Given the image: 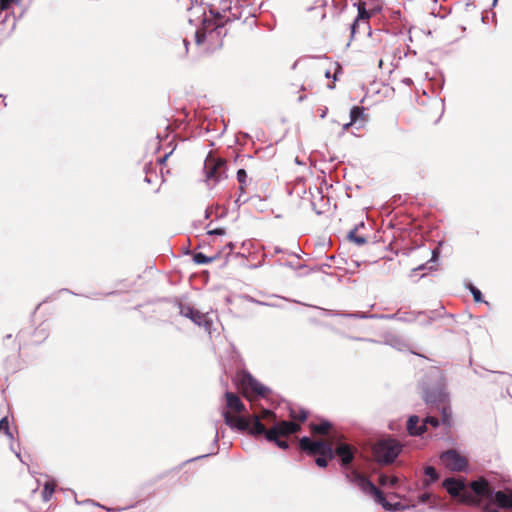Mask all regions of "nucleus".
Segmentation results:
<instances>
[{
    "instance_id": "1",
    "label": "nucleus",
    "mask_w": 512,
    "mask_h": 512,
    "mask_svg": "<svg viewBox=\"0 0 512 512\" xmlns=\"http://www.w3.org/2000/svg\"><path fill=\"white\" fill-rule=\"evenodd\" d=\"M181 8L186 9L192 14L199 13L203 16L202 26L195 32V42L197 45L207 43V49L214 50L222 46V39L226 35L225 24L240 18L238 6H231L229 0H224L220 4V11L215 12L210 9L207 15L205 9L199 4V0H177Z\"/></svg>"
},
{
    "instance_id": "2",
    "label": "nucleus",
    "mask_w": 512,
    "mask_h": 512,
    "mask_svg": "<svg viewBox=\"0 0 512 512\" xmlns=\"http://www.w3.org/2000/svg\"><path fill=\"white\" fill-rule=\"evenodd\" d=\"M468 491L470 497L466 504L494 501L499 507L512 508V490L493 492L489 483L484 479L471 482Z\"/></svg>"
},
{
    "instance_id": "3",
    "label": "nucleus",
    "mask_w": 512,
    "mask_h": 512,
    "mask_svg": "<svg viewBox=\"0 0 512 512\" xmlns=\"http://www.w3.org/2000/svg\"><path fill=\"white\" fill-rule=\"evenodd\" d=\"M225 423L231 428L240 431H248L253 436H261L265 432V426L262 419H275V413L268 409H263L260 415H253L248 418L241 416H232L229 412H224Z\"/></svg>"
},
{
    "instance_id": "4",
    "label": "nucleus",
    "mask_w": 512,
    "mask_h": 512,
    "mask_svg": "<svg viewBox=\"0 0 512 512\" xmlns=\"http://www.w3.org/2000/svg\"><path fill=\"white\" fill-rule=\"evenodd\" d=\"M346 478L351 483L355 484L360 490L366 495L374 499V501L380 504L384 509L389 511H397L400 509V504H390L381 490H379L368 478L358 473L356 470L346 472Z\"/></svg>"
},
{
    "instance_id": "5",
    "label": "nucleus",
    "mask_w": 512,
    "mask_h": 512,
    "mask_svg": "<svg viewBox=\"0 0 512 512\" xmlns=\"http://www.w3.org/2000/svg\"><path fill=\"white\" fill-rule=\"evenodd\" d=\"M401 449L402 446L398 441L386 438L379 440L373 446V454L379 463L390 464L398 457Z\"/></svg>"
},
{
    "instance_id": "6",
    "label": "nucleus",
    "mask_w": 512,
    "mask_h": 512,
    "mask_svg": "<svg viewBox=\"0 0 512 512\" xmlns=\"http://www.w3.org/2000/svg\"><path fill=\"white\" fill-rule=\"evenodd\" d=\"M204 172L207 185L213 188L222 179L227 178L225 160L208 156L204 162Z\"/></svg>"
},
{
    "instance_id": "7",
    "label": "nucleus",
    "mask_w": 512,
    "mask_h": 512,
    "mask_svg": "<svg viewBox=\"0 0 512 512\" xmlns=\"http://www.w3.org/2000/svg\"><path fill=\"white\" fill-rule=\"evenodd\" d=\"M265 420L268 423L269 422L274 423L272 428H270V429L265 428V432H263V434H262L265 436L267 441L276 440L277 437H281V436L282 437L289 436L291 434L296 433L300 429L299 424H296L294 422H290V421L277 422L276 418L274 420L272 418L265 419Z\"/></svg>"
},
{
    "instance_id": "8",
    "label": "nucleus",
    "mask_w": 512,
    "mask_h": 512,
    "mask_svg": "<svg viewBox=\"0 0 512 512\" xmlns=\"http://www.w3.org/2000/svg\"><path fill=\"white\" fill-rule=\"evenodd\" d=\"M300 448L311 455L328 456L331 460L334 458V449L332 444L323 440H311L309 437L304 436L299 441Z\"/></svg>"
},
{
    "instance_id": "9",
    "label": "nucleus",
    "mask_w": 512,
    "mask_h": 512,
    "mask_svg": "<svg viewBox=\"0 0 512 512\" xmlns=\"http://www.w3.org/2000/svg\"><path fill=\"white\" fill-rule=\"evenodd\" d=\"M442 485L453 498L459 499L462 503L469 502L468 486H466L464 480L446 478Z\"/></svg>"
},
{
    "instance_id": "10",
    "label": "nucleus",
    "mask_w": 512,
    "mask_h": 512,
    "mask_svg": "<svg viewBox=\"0 0 512 512\" xmlns=\"http://www.w3.org/2000/svg\"><path fill=\"white\" fill-rule=\"evenodd\" d=\"M179 313L193 321L198 326H203L210 333L212 320L208 314H203L189 305L179 304Z\"/></svg>"
},
{
    "instance_id": "11",
    "label": "nucleus",
    "mask_w": 512,
    "mask_h": 512,
    "mask_svg": "<svg viewBox=\"0 0 512 512\" xmlns=\"http://www.w3.org/2000/svg\"><path fill=\"white\" fill-rule=\"evenodd\" d=\"M440 459L443 465L451 471L460 472L467 466V459L454 449L443 452Z\"/></svg>"
},
{
    "instance_id": "12",
    "label": "nucleus",
    "mask_w": 512,
    "mask_h": 512,
    "mask_svg": "<svg viewBox=\"0 0 512 512\" xmlns=\"http://www.w3.org/2000/svg\"><path fill=\"white\" fill-rule=\"evenodd\" d=\"M423 399L426 404L431 406L432 408L441 403H444L448 399V394L446 393L444 386L439 383L433 388H423Z\"/></svg>"
},
{
    "instance_id": "13",
    "label": "nucleus",
    "mask_w": 512,
    "mask_h": 512,
    "mask_svg": "<svg viewBox=\"0 0 512 512\" xmlns=\"http://www.w3.org/2000/svg\"><path fill=\"white\" fill-rule=\"evenodd\" d=\"M242 385L245 390L251 391L257 396L266 397L270 393V389L260 383L257 379L247 374L242 379Z\"/></svg>"
},
{
    "instance_id": "14",
    "label": "nucleus",
    "mask_w": 512,
    "mask_h": 512,
    "mask_svg": "<svg viewBox=\"0 0 512 512\" xmlns=\"http://www.w3.org/2000/svg\"><path fill=\"white\" fill-rule=\"evenodd\" d=\"M335 455L340 458L341 466L344 469H348L354 459V449L347 443H339L334 450V456Z\"/></svg>"
},
{
    "instance_id": "15",
    "label": "nucleus",
    "mask_w": 512,
    "mask_h": 512,
    "mask_svg": "<svg viewBox=\"0 0 512 512\" xmlns=\"http://www.w3.org/2000/svg\"><path fill=\"white\" fill-rule=\"evenodd\" d=\"M370 18V13L364 8L358 7V16L350 25L351 35L354 36L357 31L362 27L364 30L369 29L368 19Z\"/></svg>"
},
{
    "instance_id": "16",
    "label": "nucleus",
    "mask_w": 512,
    "mask_h": 512,
    "mask_svg": "<svg viewBox=\"0 0 512 512\" xmlns=\"http://www.w3.org/2000/svg\"><path fill=\"white\" fill-rule=\"evenodd\" d=\"M237 180L239 182L240 194H239L238 198L235 200V203L237 206L240 207L242 204L246 203L248 200V198L244 197L245 188L248 185V175L244 169H239L237 171Z\"/></svg>"
},
{
    "instance_id": "17",
    "label": "nucleus",
    "mask_w": 512,
    "mask_h": 512,
    "mask_svg": "<svg viewBox=\"0 0 512 512\" xmlns=\"http://www.w3.org/2000/svg\"><path fill=\"white\" fill-rule=\"evenodd\" d=\"M420 418L417 415H412L407 421V431L411 436H420L425 432V424H419Z\"/></svg>"
},
{
    "instance_id": "18",
    "label": "nucleus",
    "mask_w": 512,
    "mask_h": 512,
    "mask_svg": "<svg viewBox=\"0 0 512 512\" xmlns=\"http://www.w3.org/2000/svg\"><path fill=\"white\" fill-rule=\"evenodd\" d=\"M226 404L227 407L236 412H242L245 410V406L240 398L233 392H226Z\"/></svg>"
},
{
    "instance_id": "19",
    "label": "nucleus",
    "mask_w": 512,
    "mask_h": 512,
    "mask_svg": "<svg viewBox=\"0 0 512 512\" xmlns=\"http://www.w3.org/2000/svg\"><path fill=\"white\" fill-rule=\"evenodd\" d=\"M441 414V422L445 426L449 427L451 424V407L447 403V400L444 403H441L435 407Z\"/></svg>"
},
{
    "instance_id": "20",
    "label": "nucleus",
    "mask_w": 512,
    "mask_h": 512,
    "mask_svg": "<svg viewBox=\"0 0 512 512\" xmlns=\"http://www.w3.org/2000/svg\"><path fill=\"white\" fill-rule=\"evenodd\" d=\"M379 317L383 318V319H396V320L403 321V322H412V321L416 320V316L414 313L400 312V311H398L394 314H391V315H381Z\"/></svg>"
},
{
    "instance_id": "21",
    "label": "nucleus",
    "mask_w": 512,
    "mask_h": 512,
    "mask_svg": "<svg viewBox=\"0 0 512 512\" xmlns=\"http://www.w3.org/2000/svg\"><path fill=\"white\" fill-rule=\"evenodd\" d=\"M331 424L328 421H322L319 424H312L311 430L313 433L325 435L329 432Z\"/></svg>"
},
{
    "instance_id": "22",
    "label": "nucleus",
    "mask_w": 512,
    "mask_h": 512,
    "mask_svg": "<svg viewBox=\"0 0 512 512\" xmlns=\"http://www.w3.org/2000/svg\"><path fill=\"white\" fill-rule=\"evenodd\" d=\"M329 314L332 316H343V317L362 318V319L376 317L375 315H367L366 313H337V312L330 311Z\"/></svg>"
},
{
    "instance_id": "23",
    "label": "nucleus",
    "mask_w": 512,
    "mask_h": 512,
    "mask_svg": "<svg viewBox=\"0 0 512 512\" xmlns=\"http://www.w3.org/2000/svg\"><path fill=\"white\" fill-rule=\"evenodd\" d=\"M55 490V485L53 483L47 482L44 486V489L42 491V499L44 502H48Z\"/></svg>"
},
{
    "instance_id": "24",
    "label": "nucleus",
    "mask_w": 512,
    "mask_h": 512,
    "mask_svg": "<svg viewBox=\"0 0 512 512\" xmlns=\"http://www.w3.org/2000/svg\"><path fill=\"white\" fill-rule=\"evenodd\" d=\"M424 474L429 478L426 485L435 482L438 479V474L433 466H426L424 468Z\"/></svg>"
},
{
    "instance_id": "25",
    "label": "nucleus",
    "mask_w": 512,
    "mask_h": 512,
    "mask_svg": "<svg viewBox=\"0 0 512 512\" xmlns=\"http://www.w3.org/2000/svg\"><path fill=\"white\" fill-rule=\"evenodd\" d=\"M364 115V111L362 107L354 106L350 110V119L351 123H356L358 119L362 118Z\"/></svg>"
},
{
    "instance_id": "26",
    "label": "nucleus",
    "mask_w": 512,
    "mask_h": 512,
    "mask_svg": "<svg viewBox=\"0 0 512 512\" xmlns=\"http://www.w3.org/2000/svg\"><path fill=\"white\" fill-rule=\"evenodd\" d=\"M290 417L292 419H297V420H300V421H304L307 418V411H305L304 409L296 410L294 408H291L290 409Z\"/></svg>"
},
{
    "instance_id": "27",
    "label": "nucleus",
    "mask_w": 512,
    "mask_h": 512,
    "mask_svg": "<svg viewBox=\"0 0 512 512\" xmlns=\"http://www.w3.org/2000/svg\"><path fill=\"white\" fill-rule=\"evenodd\" d=\"M214 258L212 257H208L206 256L205 254L203 253H196L194 256H193V260L195 263L197 264H209L213 261Z\"/></svg>"
},
{
    "instance_id": "28",
    "label": "nucleus",
    "mask_w": 512,
    "mask_h": 512,
    "mask_svg": "<svg viewBox=\"0 0 512 512\" xmlns=\"http://www.w3.org/2000/svg\"><path fill=\"white\" fill-rule=\"evenodd\" d=\"M439 420L435 416L428 415L423 419V424H425V432L428 430V425L433 428H437L439 426Z\"/></svg>"
},
{
    "instance_id": "29",
    "label": "nucleus",
    "mask_w": 512,
    "mask_h": 512,
    "mask_svg": "<svg viewBox=\"0 0 512 512\" xmlns=\"http://www.w3.org/2000/svg\"><path fill=\"white\" fill-rule=\"evenodd\" d=\"M356 231H357V228H354L353 230H351L349 233H348V238L355 242L356 244L358 245H363L366 243V238L362 237V236H357L356 234Z\"/></svg>"
},
{
    "instance_id": "30",
    "label": "nucleus",
    "mask_w": 512,
    "mask_h": 512,
    "mask_svg": "<svg viewBox=\"0 0 512 512\" xmlns=\"http://www.w3.org/2000/svg\"><path fill=\"white\" fill-rule=\"evenodd\" d=\"M4 432L7 436L12 437V434L9 429V421L7 417H3L0 420V432Z\"/></svg>"
},
{
    "instance_id": "31",
    "label": "nucleus",
    "mask_w": 512,
    "mask_h": 512,
    "mask_svg": "<svg viewBox=\"0 0 512 512\" xmlns=\"http://www.w3.org/2000/svg\"><path fill=\"white\" fill-rule=\"evenodd\" d=\"M21 0H0V13L7 10L12 3L19 4Z\"/></svg>"
},
{
    "instance_id": "32",
    "label": "nucleus",
    "mask_w": 512,
    "mask_h": 512,
    "mask_svg": "<svg viewBox=\"0 0 512 512\" xmlns=\"http://www.w3.org/2000/svg\"><path fill=\"white\" fill-rule=\"evenodd\" d=\"M470 290H471V293L473 295V298H474L475 302L482 301V293H481V291L479 289H477L474 286H471Z\"/></svg>"
},
{
    "instance_id": "33",
    "label": "nucleus",
    "mask_w": 512,
    "mask_h": 512,
    "mask_svg": "<svg viewBox=\"0 0 512 512\" xmlns=\"http://www.w3.org/2000/svg\"><path fill=\"white\" fill-rule=\"evenodd\" d=\"M327 459H329L328 456H321V455H319V457L316 458L315 463L319 467H326L327 463H328Z\"/></svg>"
},
{
    "instance_id": "34",
    "label": "nucleus",
    "mask_w": 512,
    "mask_h": 512,
    "mask_svg": "<svg viewBox=\"0 0 512 512\" xmlns=\"http://www.w3.org/2000/svg\"><path fill=\"white\" fill-rule=\"evenodd\" d=\"M271 442H274L279 448L281 449H287L289 447L288 442L284 440H280L279 437L276 438V440H272Z\"/></svg>"
},
{
    "instance_id": "35",
    "label": "nucleus",
    "mask_w": 512,
    "mask_h": 512,
    "mask_svg": "<svg viewBox=\"0 0 512 512\" xmlns=\"http://www.w3.org/2000/svg\"><path fill=\"white\" fill-rule=\"evenodd\" d=\"M430 498V494L429 493H422L418 496V501L420 503H426Z\"/></svg>"
},
{
    "instance_id": "36",
    "label": "nucleus",
    "mask_w": 512,
    "mask_h": 512,
    "mask_svg": "<svg viewBox=\"0 0 512 512\" xmlns=\"http://www.w3.org/2000/svg\"><path fill=\"white\" fill-rule=\"evenodd\" d=\"M208 233L210 235H223L224 234V230L221 229V228H217V229H214V230H210Z\"/></svg>"
},
{
    "instance_id": "37",
    "label": "nucleus",
    "mask_w": 512,
    "mask_h": 512,
    "mask_svg": "<svg viewBox=\"0 0 512 512\" xmlns=\"http://www.w3.org/2000/svg\"><path fill=\"white\" fill-rule=\"evenodd\" d=\"M402 83L407 85V86H410L413 83V81H412L411 78H403L402 79Z\"/></svg>"
},
{
    "instance_id": "38",
    "label": "nucleus",
    "mask_w": 512,
    "mask_h": 512,
    "mask_svg": "<svg viewBox=\"0 0 512 512\" xmlns=\"http://www.w3.org/2000/svg\"><path fill=\"white\" fill-rule=\"evenodd\" d=\"M484 512H499V510L497 508H494V507H486Z\"/></svg>"
},
{
    "instance_id": "39",
    "label": "nucleus",
    "mask_w": 512,
    "mask_h": 512,
    "mask_svg": "<svg viewBox=\"0 0 512 512\" xmlns=\"http://www.w3.org/2000/svg\"><path fill=\"white\" fill-rule=\"evenodd\" d=\"M168 156H169V154H165L163 157H161V158H159V159H158V162H159V163H163V162H165V161H166V159L168 158Z\"/></svg>"
},
{
    "instance_id": "40",
    "label": "nucleus",
    "mask_w": 512,
    "mask_h": 512,
    "mask_svg": "<svg viewBox=\"0 0 512 512\" xmlns=\"http://www.w3.org/2000/svg\"><path fill=\"white\" fill-rule=\"evenodd\" d=\"M327 111H328V109H327V108L323 109V110H322V112H321V114H320V117H321V118H325V117H326V114H327Z\"/></svg>"
},
{
    "instance_id": "41",
    "label": "nucleus",
    "mask_w": 512,
    "mask_h": 512,
    "mask_svg": "<svg viewBox=\"0 0 512 512\" xmlns=\"http://www.w3.org/2000/svg\"><path fill=\"white\" fill-rule=\"evenodd\" d=\"M226 247H228V248H229V252H230V251H232V250H233V248H234V244H233L232 242H229V243H227V244H226Z\"/></svg>"
},
{
    "instance_id": "42",
    "label": "nucleus",
    "mask_w": 512,
    "mask_h": 512,
    "mask_svg": "<svg viewBox=\"0 0 512 512\" xmlns=\"http://www.w3.org/2000/svg\"><path fill=\"white\" fill-rule=\"evenodd\" d=\"M145 182H147V183H151V182H152V177H151V176L146 175V177H145Z\"/></svg>"
},
{
    "instance_id": "43",
    "label": "nucleus",
    "mask_w": 512,
    "mask_h": 512,
    "mask_svg": "<svg viewBox=\"0 0 512 512\" xmlns=\"http://www.w3.org/2000/svg\"><path fill=\"white\" fill-rule=\"evenodd\" d=\"M353 123H351V121L347 124L344 125V129H347L349 126H351Z\"/></svg>"
},
{
    "instance_id": "44",
    "label": "nucleus",
    "mask_w": 512,
    "mask_h": 512,
    "mask_svg": "<svg viewBox=\"0 0 512 512\" xmlns=\"http://www.w3.org/2000/svg\"><path fill=\"white\" fill-rule=\"evenodd\" d=\"M437 257V251H433L432 259Z\"/></svg>"
},
{
    "instance_id": "45",
    "label": "nucleus",
    "mask_w": 512,
    "mask_h": 512,
    "mask_svg": "<svg viewBox=\"0 0 512 512\" xmlns=\"http://www.w3.org/2000/svg\"><path fill=\"white\" fill-rule=\"evenodd\" d=\"M357 340H365V341H371L370 339H366V338H361V337H358L356 338Z\"/></svg>"
},
{
    "instance_id": "46",
    "label": "nucleus",
    "mask_w": 512,
    "mask_h": 512,
    "mask_svg": "<svg viewBox=\"0 0 512 512\" xmlns=\"http://www.w3.org/2000/svg\"><path fill=\"white\" fill-rule=\"evenodd\" d=\"M214 442H215V443H217V442H218V432H216V436H215Z\"/></svg>"
},
{
    "instance_id": "47",
    "label": "nucleus",
    "mask_w": 512,
    "mask_h": 512,
    "mask_svg": "<svg viewBox=\"0 0 512 512\" xmlns=\"http://www.w3.org/2000/svg\"><path fill=\"white\" fill-rule=\"evenodd\" d=\"M397 482V478L391 480V484L394 485Z\"/></svg>"
},
{
    "instance_id": "48",
    "label": "nucleus",
    "mask_w": 512,
    "mask_h": 512,
    "mask_svg": "<svg viewBox=\"0 0 512 512\" xmlns=\"http://www.w3.org/2000/svg\"><path fill=\"white\" fill-rule=\"evenodd\" d=\"M325 76H326L327 78H329V77H330V72H329V71H327V72L325 73Z\"/></svg>"
},
{
    "instance_id": "49",
    "label": "nucleus",
    "mask_w": 512,
    "mask_h": 512,
    "mask_svg": "<svg viewBox=\"0 0 512 512\" xmlns=\"http://www.w3.org/2000/svg\"><path fill=\"white\" fill-rule=\"evenodd\" d=\"M183 43H184L185 47H187V45H188L187 40H183Z\"/></svg>"
},
{
    "instance_id": "50",
    "label": "nucleus",
    "mask_w": 512,
    "mask_h": 512,
    "mask_svg": "<svg viewBox=\"0 0 512 512\" xmlns=\"http://www.w3.org/2000/svg\"><path fill=\"white\" fill-rule=\"evenodd\" d=\"M423 268H424V266H423V265H421V266H419V267L417 268V270H422Z\"/></svg>"
},
{
    "instance_id": "51",
    "label": "nucleus",
    "mask_w": 512,
    "mask_h": 512,
    "mask_svg": "<svg viewBox=\"0 0 512 512\" xmlns=\"http://www.w3.org/2000/svg\"><path fill=\"white\" fill-rule=\"evenodd\" d=\"M209 454H204L203 457H207ZM199 458H202V456H200Z\"/></svg>"
},
{
    "instance_id": "52",
    "label": "nucleus",
    "mask_w": 512,
    "mask_h": 512,
    "mask_svg": "<svg viewBox=\"0 0 512 512\" xmlns=\"http://www.w3.org/2000/svg\"><path fill=\"white\" fill-rule=\"evenodd\" d=\"M496 2H497V0H493V5H495V4H496Z\"/></svg>"
}]
</instances>
